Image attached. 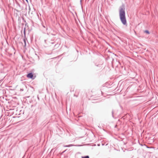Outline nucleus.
<instances>
[{"label": "nucleus", "mask_w": 158, "mask_h": 158, "mask_svg": "<svg viewBox=\"0 0 158 158\" xmlns=\"http://www.w3.org/2000/svg\"><path fill=\"white\" fill-rule=\"evenodd\" d=\"M82 158H89V157L88 156H86L84 157H82Z\"/></svg>", "instance_id": "3"}, {"label": "nucleus", "mask_w": 158, "mask_h": 158, "mask_svg": "<svg viewBox=\"0 0 158 158\" xmlns=\"http://www.w3.org/2000/svg\"><path fill=\"white\" fill-rule=\"evenodd\" d=\"M23 41L25 44V46H26V41L25 39H24Z\"/></svg>", "instance_id": "4"}, {"label": "nucleus", "mask_w": 158, "mask_h": 158, "mask_svg": "<svg viewBox=\"0 0 158 158\" xmlns=\"http://www.w3.org/2000/svg\"><path fill=\"white\" fill-rule=\"evenodd\" d=\"M145 32L146 33H147L148 34H149V32L147 30L145 31Z\"/></svg>", "instance_id": "5"}, {"label": "nucleus", "mask_w": 158, "mask_h": 158, "mask_svg": "<svg viewBox=\"0 0 158 158\" xmlns=\"http://www.w3.org/2000/svg\"><path fill=\"white\" fill-rule=\"evenodd\" d=\"M26 1H27V0H26Z\"/></svg>", "instance_id": "6"}, {"label": "nucleus", "mask_w": 158, "mask_h": 158, "mask_svg": "<svg viewBox=\"0 0 158 158\" xmlns=\"http://www.w3.org/2000/svg\"><path fill=\"white\" fill-rule=\"evenodd\" d=\"M119 16L120 19L124 25H126L127 24V21L125 16V12L124 9L121 8L119 10Z\"/></svg>", "instance_id": "1"}, {"label": "nucleus", "mask_w": 158, "mask_h": 158, "mask_svg": "<svg viewBox=\"0 0 158 158\" xmlns=\"http://www.w3.org/2000/svg\"><path fill=\"white\" fill-rule=\"evenodd\" d=\"M27 77L28 78L34 79V78H33V75L32 73H28L27 75Z\"/></svg>", "instance_id": "2"}]
</instances>
